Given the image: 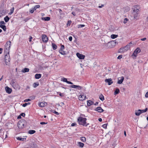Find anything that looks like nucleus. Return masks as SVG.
<instances>
[{
	"instance_id": "f257e3e1",
	"label": "nucleus",
	"mask_w": 148,
	"mask_h": 148,
	"mask_svg": "<svg viewBox=\"0 0 148 148\" xmlns=\"http://www.w3.org/2000/svg\"><path fill=\"white\" fill-rule=\"evenodd\" d=\"M133 12L132 13V16L134 20H137L139 19V10L136 7H134L132 8Z\"/></svg>"
},
{
	"instance_id": "f03ea898",
	"label": "nucleus",
	"mask_w": 148,
	"mask_h": 148,
	"mask_svg": "<svg viewBox=\"0 0 148 148\" xmlns=\"http://www.w3.org/2000/svg\"><path fill=\"white\" fill-rule=\"evenodd\" d=\"M86 120L87 119L86 118H83L80 116L77 119V121L79 125L85 127L89 125V123H86Z\"/></svg>"
},
{
	"instance_id": "7ed1b4c3",
	"label": "nucleus",
	"mask_w": 148,
	"mask_h": 148,
	"mask_svg": "<svg viewBox=\"0 0 148 148\" xmlns=\"http://www.w3.org/2000/svg\"><path fill=\"white\" fill-rule=\"evenodd\" d=\"M18 127L20 129H22L25 127L27 125V122L24 119H21L18 123Z\"/></svg>"
},
{
	"instance_id": "20e7f679",
	"label": "nucleus",
	"mask_w": 148,
	"mask_h": 148,
	"mask_svg": "<svg viewBox=\"0 0 148 148\" xmlns=\"http://www.w3.org/2000/svg\"><path fill=\"white\" fill-rule=\"evenodd\" d=\"M10 84L12 87L16 89H19L20 88V86L19 85L14 79L12 80Z\"/></svg>"
},
{
	"instance_id": "39448f33",
	"label": "nucleus",
	"mask_w": 148,
	"mask_h": 148,
	"mask_svg": "<svg viewBox=\"0 0 148 148\" xmlns=\"http://www.w3.org/2000/svg\"><path fill=\"white\" fill-rule=\"evenodd\" d=\"M129 48V46L127 45L124 47H121L118 51V53H122L128 50Z\"/></svg>"
},
{
	"instance_id": "423d86ee",
	"label": "nucleus",
	"mask_w": 148,
	"mask_h": 148,
	"mask_svg": "<svg viewBox=\"0 0 148 148\" xmlns=\"http://www.w3.org/2000/svg\"><path fill=\"white\" fill-rule=\"evenodd\" d=\"M11 42L10 41H8L5 45V51H7L9 50L10 47Z\"/></svg>"
},
{
	"instance_id": "0eeeda50",
	"label": "nucleus",
	"mask_w": 148,
	"mask_h": 148,
	"mask_svg": "<svg viewBox=\"0 0 148 148\" xmlns=\"http://www.w3.org/2000/svg\"><path fill=\"white\" fill-rule=\"evenodd\" d=\"M70 87L72 88H77L79 90H81L82 88V86L77 85H71L70 86Z\"/></svg>"
},
{
	"instance_id": "6e6552de",
	"label": "nucleus",
	"mask_w": 148,
	"mask_h": 148,
	"mask_svg": "<svg viewBox=\"0 0 148 148\" xmlns=\"http://www.w3.org/2000/svg\"><path fill=\"white\" fill-rule=\"evenodd\" d=\"M105 82L106 83H108V84L109 85L113 83V82L112 81V79L111 78L106 79L105 80Z\"/></svg>"
},
{
	"instance_id": "1a4fd4ad",
	"label": "nucleus",
	"mask_w": 148,
	"mask_h": 148,
	"mask_svg": "<svg viewBox=\"0 0 148 148\" xmlns=\"http://www.w3.org/2000/svg\"><path fill=\"white\" fill-rule=\"evenodd\" d=\"M5 90L6 92L8 94H10L11 93L12 90L11 88H9L8 86H6L5 88Z\"/></svg>"
},
{
	"instance_id": "9d476101",
	"label": "nucleus",
	"mask_w": 148,
	"mask_h": 148,
	"mask_svg": "<svg viewBox=\"0 0 148 148\" xmlns=\"http://www.w3.org/2000/svg\"><path fill=\"white\" fill-rule=\"evenodd\" d=\"M76 55L77 57L80 59H83L85 57L84 55L80 54L78 53H77Z\"/></svg>"
},
{
	"instance_id": "9b49d317",
	"label": "nucleus",
	"mask_w": 148,
	"mask_h": 148,
	"mask_svg": "<svg viewBox=\"0 0 148 148\" xmlns=\"http://www.w3.org/2000/svg\"><path fill=\"white\" fill-rule=\"evenodd\" d=\"M124 79V77H119L118 79V81L117 83L118 84H121L122 83Z\"/></svg>"
},
{
	"instance_id": "f8f14e48",
	"label": "nucleus",
	"mask_w": 148,
	"mask_h": 148,
	"mask_svg": "<svg viewBox=\"0 0 148 148\" xmlns=\"http://www.w3.org/2000/svg\"><path fill=\"white\" fill-rule=\"evenodd\" d=\"M115 43L116 42H114V41L111 42H108V44L109 45V47L110 48L113 47L115 46Z\"/></svg>"
},
{
	"instance_id": "ddd939ff",
	"label": "nucleus",
	"mask_w": 148,
	"mask_h": 148,
	"mask_svg": "<svg viewBox=\"0 0 148 148\" xmlns=\"http://www.w3.org/2000/svg\"><path fill=\"white\" fill-rule=\"evenodd\" d=\"M42 39L43 41L44 42H47L48 40V38L47 36L45 35H43L42 36Z\"/></svg>"
},
{
	"instance_id": "4468645a",
	"label": "nucleus",
	"mask_w": 148,
	"mask_h": 148,
	"mask_svg": "<svg viewBox=\"0 0 148 148\" xmlns=\"http://www.w3.org/2000/svg\"><path fill=\"white\" fill-rule=\"evenodd\" d=\"M47 105V103L45 102H40L38 104L39 106L41 107H44Z\"/></svg>"
},
{
	"instance_id": "2eb2a0df",
	"label": "nucleus",
	"mask_w": 148,
	"mask_h": 148,
	"mask_svg": "<svg viewBox=\"0 0 148 148\" xmlns=\"http://www.w3.org/2000/svg\"><path fill=\"white\" fill-rule=\"evenodd\" d=\"M95 110L99 112H101L103 111V110L100 107H98L95 109Z\"/></svg>"
},
{
	"instance_id": "dca6fc26",
	"label": "nucleus",
	"mask_w": 148,
	"mask_h": 148,
	"mask_svg": "<svg viewBox=\"0 0 148 148\" xmlns=\"http://www.w3.org/2000/svg\"><path fill=\"white\" fill-rule=\"evenodd\" d=\"M61 80L62 81H63L64 82H66L68 84H73V83L67 80V79L66 78H63Z\"/></svg>"
},
{
	"instance_id": "f3484780",
	"label": "nucleus",
	"mask_w": 148,
	"mask_h": 148,
	"mask_svg": "<svg viewBox=\"0 0 148 148\" xmlns=\"http://www.w3.org/2000/svg\"><path fill=\"white\" fill-rule=\"evenodd\" d=\"M86 98V96L84 95H80L79 97V99L80 100H84Z\"/></svg>"
},
{
	"instance_id": "a211bd4d",
	"label": "nucleus",
	"mask_w": 148,
	"mask_h": 148,
	"mask_svg": "<svg viewBox=\"0 0 148 148\" xmlns=\"http://www.w3.org/2000/svg\"><path fill=\"white\" fill-rule=\"evenodd\" d=\"M16 138L17 140H21L23 141H25L26 140V138H22L20 137H17Z\"/></svg>"
},
{
	"instance_id": "6ab92c4d",
	"label": "nucleus",
	"mask_w": 148,
	"mask_h": 148,
	"mask_svg": "<svg viewBox=\"0 0 148 148\" xmlns=\"http://www.w3.org/2000/svg\"><path fill=\"white\" fill-rule=\"evenodd\" d=\"M9 52H8L7 54H6L5 56V60L10 59V56L9 53Z\"/></svg>"
},
{
	"instance_id": "aec40b11",
	"label": "nucleus",
	"mask_w": 148,
	"mask_h": 148,
	"mask_svg": "<svg viewBox=\"0 0 148 148\" xmlns=\"http://www.w3.org/2000/svg\"><path fill=\"white\" fill-rule=\"evenodd\" d=\"M41 77V75L40 74H36L35 75V78L36 79H39Z\"/></svg>"
},
{
	"instance_id": "412c9836",
	"label": "nucleus",
	"mask_w": 148,
	"mask_h": 148,
	"mask_svg": "<svg viewBox=\"0 0 148 148\" xmlns=\"http://www.w3.org/2000/svg\"><path fill=\"white\" fill-rule=\"evenodd\" d=\"M141 114L140 110H138V111H135V114L137 116H139Z\"/></svg>"
},
{
	"instance_id": "4be33fe9",
	"label": "nucleus",
	"mask_w": 148,
	"mask_h": 148,
	"mask_svg": "<svg viewBox=\"0 0 148 148\" xmlns=\"http://www.w3.org/2000/svg\"><path fill=\"white\" fill-rule=\"evenodd\" d=\"M0 27L4 31H6V27L5 25H0Z\"/></svg>"
},
{
	"instance_id": "5701e85b",
	"label": "nucleus",
	"mask_w": 148,
	"mask_h": 148,
	"mask_svg": "<svg viewBox=\"0 0 148 148\" xmlns=\"http://www.w3.org/2000/svg\"><path fill=\"white\" fill-rule=\"evenodd\" d=\"M59 51V53L61 54L62 55H65L66 54V52L64 51H63V50H60Z\"/></svg>"
},
{
	"instance_id": "b1692460",
	"label": "nucleus",
	"mask_w": 148,
	"mask_h": 148,
	"mask_svg": "<svg viewBox=\"0 0 148 148\" xmlns=\"http://www.w3.org/2000/svg\"><path fill=\"white\" fill-rule=\"evenodd\" d=\"M93 103V102L92 101L89 100L87 101V105L88 106H90L92 105Z\"/></svg>"
},
{
	"instance_id": "393cba45",
	"label": "nucleus",
	"mask_w": 148,
	"mask_h": 148,
	"mask_svg": "<svg viewBox=\"0 0 148 148\" xmlns=\"http://www.w3.org/2000/svg\"><path fill=\"white\" fill-rule=\"evenodd\" d=\"M42 19L45 21H48L50 20V18L49 17H42Z\"/></svg>"
},
{
	"instance_id": "a878e982",
	"label": "nucleus",
	"mask_w": 148,
	"mask_h": 148,
	"mask_svg": "<svg viewBox=\"0 0 148 148\" xmlns=\"http://www.w3.org/2000/svg\"><path fill=\"white\" fill-rule=\"evenodd\" d=\"M78 146L79 147H82V148L83 147H84V144L83 143L81 142H78Z\"/></svg>"
},
{
	"instance_id": "bb28decb",
	"label": "nucleus",
	"mask_w": 148,
	"mask_h": 148,
	"mask_svg": "<svg viewBox=\"0 0 148 148\" xmlns=\"http://www.w3.org/2000/svg\"><path fill=\"white\" fill-rule=\"evenodd\" d=\"M10 20V18L8 17V16H6L4 18V20L5 22H8Z\"/></svg>"
},
{
	"instance_id": "cd10ccee",
	"label": "nucleus",
	"mask_w": 148,
	"mask_h": 148,
	"mask_svg": "<svg viewBox=\"0 0 148 148\" xmlns=\"http://www.w3.org/2000/svg\"><path fill=\"white\" fill-rule=\"evenodd\" d=\"M10 59L5 60V62L6 65H9L10 64Z\"/></svg>"
},
{
	"instance_id": "c85d7f7f",
	"label": "nucleus",
	"mask_w": 148,
	"mask_h": 148,
	"mask_svg": "<svg viewBox=\"0 0 148 148\" xmlns=\"http://www.w3.org/2000/svg\"><path fill=\"white\" fill-rule=\"evenodd\" d=\"M99 98L102 101H103L104 100V96L102 94H101L100 95Z\"/></svg>"
},
{
	"instance_id": "c756f323",
	"label": "nucleus",
	"mask_w": 148,
	"mask_h": 148,
	"mask_svg": "<svg viewBox=\"0 0 148 148\" xmlns=\"http://www.w3.org/2000/svg\"><path fill=\"white\" fill-rule=\"evenodd\" d=\"M141 51V50L139 48H137L134 51L135 52L138 53H140Z\"/></svg>"
},
{
	"instance_id": "7c9ffc66",
	"label": "nucleus",
	"mask_w": 148,
	"mask_h": 148,
	"mask_svg": "<svg viewBox=\"0 0 148 148\" xmlns=\"http://www.w3.org/2000/svg\"><path fill=\"white\" fill-rule=\"evenodd\" d=\"M120 92L119 89L118 88H116L114 92V95H116L118 94Z\"/></svg>"
},
{
	"instance_id": "2f4dec72",
	"label": "nucleus",
	"mask_w": 148,
	"mask_h": 148,
	"mask_svg": "<svg viewBox=\"0 0 148 148\" xmlns=\"http://www.w3.org/2000/svg\"><path fill=\"white\" fill-rule=\"evenodd\" d=\"M118 36V35L115 34H112L111 36V37L112 39H114Z\"/></svg>"
},
{
	"instance_id": "473e14b6",
	"label": "nucleus",
	"mask_w": 148,
	"mask_h": 148,
	"mask_svg": "<svg viewBox=\"0 0 148 148\" xmlns=\"http://www.w3.org/2000/svg\"><path fill=\"white\" fill-rule=\"evenodd\" d=\"M36 132L34 130H30L28 131V133L30 134H33Z\"/></svg>"
},
{
	"instance_id": "72a5a7b5",
	"label": "nucleus",
	"mask_w": 148,
	"mask_h": 148,
	"mask_svg": "<svg viewBox=\"0 0 148 148\" xmlns=\"http://www.w3.org/2000/svg\"><path fill=\"white\" fill-rule=\"evenodd\" d=\"M80 140L83 142H85L86 141V138L84 137H82L80 138Z\"/></svg>"
},
{
	"instance_id": "f704fd0d",
	"label": "nucleus",
	"mask_w": 148,
	"mask_h": 148,
	"mask_svg": "<svg viewBox=\"0 0 148 148\" xmlns=\"http://www.w3.org/2000/svg\"><path fill=\"white\" fill-rule=\"evenodd\" d=\"M53 49V50H55L57 48V46L54 43H52Z\"/></svg>"
},
{
	"instance_id": "c9c22d12",
	"label": "nucleus",
	"mask_w": 148,
	"mask_h": 148,
	"mask_svg": "<svg viewBox=\"0 0 148 148\" xmlns=\"http://www.w3.org/2000/svg\"><path fill=\"white\" fill-rule=\"evenodd\" d=\"M29 69L28 68H25L23 70V72H29Z\"/></svg>"
},
{
	"instance_id": "e433bc0d",
	"label": "nucleus",
	"mask_w": 148,
	"mask_h": 148,
	"mask_svg": "<svg viewBox=\"0 0 148 148\" xmlns=\"http://www.w3.org/2000/svg\"><path fill=\"white\" fill-rule=\"evenodd\" d=\"M147 108H146L145 110H140V112H141V113L146 112L147 111Z\"/></svg>"
},
{
	"instance_id": "4c0bfd02",
	"label": "nucleus",
	"mask_w": 148,
	"mask_h": 148,
	"mask_svg": "<svg viewBox=\"0 0 148 148\" xmlns=\"http://www.w3.org/2000/svg\"><path fill=\"white\" fill-rule=\"evenodd\" d=\"M14 7H13L10 9V12L9 13L10 15L11 14L14 12Z\"/></svg>"
},
{
	"instance_id": "58836bf2",
	"label": "nucleus",
	"mask_w": 148,
	"mask_h": 148,
	"mask_svg": "<svg viewBox=\"0 0 148 148\" xmlns=\"http://www.w3.org/2000/svg\"><path fill=\"white\" fill-rule=\"evenodd\" d=\"M39 85L38 84H37L36 83H34L33 84V87L34 88H36Z\"/></svg>"
},
{
	"instance_id": "ea45409f",
	"label": "nucleus",
	"mask_w": 148,
	"mask_h": 148,
	"mask_svg": "<svg viewBox=\"0 0 148 148\" xmlns=\"http://www.w3.org/2000/svg\"><path fill=\"white\" fill-rule=\"evenodd\" d=\"M85 25H77V27L78 28H82L84 27Z\"/></svg>"
},
{
	"instance_id": "a19ab883",
	"label": "nucleus",
	"mask_w": 148,
	"mask_h": 148,
	"mask_svg": "<svg viewBox=\"0 0 148 148\" xmlns=\"http://www.w3.org/2000/svg\"><path fill=\"white\" fill-rule=\"evenodd\" d=\"M137 53L135 52V51L132 54V56H134L135 57H136L137 56Z\"/></svg>"
},
{
	"instance_id": "79ce46f5",
	"label": "nucleus",
	"mask_w": 148,
	"mask_h": 148,
	"mask_svg": "<svg viewBox=\"0 0 148 148\" xmlns=\"http://www.w3.org/2000/svg\"><path fill=\"white\" fill-rule=\"evenodd\" d=\"M107 124H105L103 125L102 127L105 129H106L107 128Z\"/></svg>"
},
{
	"instance_id": "37998d69",
	"label": "nucleus",
	"mask_w": 148,
	"mask_h": 148,
	"mask_svg": "<svg viewBox=\"0 0 148 148\" xmlns=\"http://www.w3.org/2000/svg\"><path fill=\"white\" fill-rule=\"evenodd\" d=\"M32 147L33 148H37V146L36 144L34 143L32 146Z\"/></svg>"
},
{
	"instance_id": "c03bdc74",
	"label": "nucleus",
	"mask_w": 148,
	"mask_h": 148,
	"mask_svg": "<svg viewBox=\"0 0 148 148\" xmlns=\"http://www.w3.org/2000/svg\"><path fill=\"white\" fill-rule=\"evenodd\" d=\"M128 21V19L127 18H125L124 20V21H123V23L124 24L126 23H127V21Z\"/></svg>"
},
{
	"instance_id": "a18cd8bd",
	"label": "nucleus",
	"mask_w": 148,
	"mask_h": 148,
	"mask_svg": "<svg viewBox=\"0 0 148 148\" xmlns=\"http://www.w3.org/2000/svg\"><path fill=\"white\" fill-rule=\"evenodd\" d=\"M34 10L32 9V8L31 9H30L29 10V12H30L31 13H33L34 12Z\"/></svg>"
},
{
	"instance_id": "49530a36",
	"label": "nucleus",
	"mask_w": 148,
	"mask_h": 148,
	"mask_svg": "<svg viewBox=\"0 0 148 148\" xmlns=\"http://www.w3.org/2000/svg\"><path fill=\"white\" fill-rule=\"evenodd\" d=\"M122 55H119L117 57V59H121L122 57Z\"/></svg>"
},
{
	"instance_id": "de8ad7c7",
	"label": "nucleus",
	"mask_w": 148,
	"mask_h": 148,
	"mask_svg": "<svg viewBox=\"0 0 148 148\" xmlns=\"http://www.w3.org/2000/svg\"><path fill=\"white\" fill-rule=\"evenodd\" d=\"M52 112L53 113H55V114H56L57 115H58L59 114V113L58 112H57L56 111L54 110H53V111Z\"/></svg>"
},
{
	"instance_id": "09e8293b",
	"label": "nucleus",
	"mask_w": 148,
	"mask_h": 148,
	"mask_svg": "<svg viewBox=\"0 0 148 148\" xmlns=\"http://www.w3.org/2000/svg\"><path fill=\"white\" fill-rule=\"evenodd\" d=\"M64 45H62L61 47V48H60V50H63V49H64Z\"/></svg>"
},
{
	"instance_id": "8fccbe9b",
	"label": "nucleus",
	"mask_w": 148,
	"mask_h": 148,
	"mask_svg": "<svg viewBox=\"0 0 148 148\" xmlns=\"http://www.w3.org/2000/svg\"><path fill=\"white\" fill-rule=\"evenodd\" d=\"M34 7H35V8H36L37 9V8H39L40 7V5H35Z\"/></svg>"
},
{
	"instance_id": "3c124183",
	"label": "nucleus",
	"mask_w": 148,
	"mask_h": 148,
	"mask_svg": "<svg viewBox=\"0 0 148 148\" xmlns=\"http://www.w3.org/2000/svg\"><path fill=\"white\" fill-rule=\"evenodd\" d=\"M59 93V95L61 97H63L64 96V95L63 94V93H60V92H58Z\"/></svg>"
},
{
	"instance_id": "603ef678",
	"label": "nucleus",
	"mask_w": 148,
	"mask_h": 148,
	"mask_svg": "<svg viewBox=\"0 0 148 148\" xmlns=\"http://www.w3.org/2000/svg\"><path fill=\"white\" fill-rule=\"evenodd\" d=\"M5 24L4 22L3 21H1L0 22V24L1 25H4Z\"/></svg>"
},
{
	"instance_id": "864d4df0",
	"label": "nucleus",
	"mask_w": 148,
	"mask_h": 148,
	"mask_svg": "<svg viewBox=\"0 0 148 148\" xmlns=\"http://www.w3.org/2000/svg\"><path fill=\"white\" fill-rule=\"evenodd\" d=\"M20 115L21 116H22L23 117H24L25 116V114L24 113H22L20 114Z\"/></svg>"
},
{
	"instance_id": "5fc2aeb1",
	"label": "nucleus",
	"mask_w": 148,
	"mask_h": 148,
	"mask_svg": "<svg viewBox=\"0 0 148 148\" xmlns=\"http://www.w3.org/2000/svg\"><path fill=\"white\" fill-rule=\"evenodd\" d=\"M69 39L70 41H72V36H70L69 37Z\"/></svg>"
},
{
	"instance_id": "6e6d98bb",
	"label": "nucleus",
	"mask_w": 148,
	"mask_h": 148,
	"mask_svg": "<svg viewBox=\"0 0 148 148\" xmlns=\"http://www.w3.org/2000/svg\"><path fill=\"white\" fill-rule=\"evenodd\" d=\"M31 100L30 99H27L25 100L24 101V102H27L28 101H30Z\"/></svg>"
},
{
	"instance_id": "4d7b16f0",
	"label": "nucleus",
	"mask_w": 148,
	"mask_h": 148,
	"mask_svg": "<svg viewBox=\"0 0 148 148\" xmlns=\"http://www.w3.org/2000/svg\"><path fill=\"white\" fill-rule=\"evenodd\" d=\"M27 106V103H25L23 104L22 106L23 107H25Z\"/></svg>"
},
{
	"instance_id": "13d9d810",
	"label": "nucleus",
	"mask_w": 148,
	"mask_h": 148,
	"mask_svg": "<svg viewBox=\"0 0 148 148\" xmlns=\"http://www.w3.org/2000/svg\"><path fill=\"white\" fill-rule=\"evenodd\" d=\"M76 125V124L75 123H72L71 125V126H74Z\"/></svg>"
},
{
	"instance_id": "bf43d9fd",
	"label": "nucleus",
	"mask_w": 148,
	"mask_h": 148,
	"mask_svg": "<svg viewBox=\"0 0 148 148\" xmlns=\"http://www.w3.org/2000/svg\"><path fill=\"white\" fill-rule=\"evenodd\" d=\"M72 14L74 16H75L76 15V13L75 12H72Z\"/></svg>"
},
{
	"instance_id": "052dcab7",
	"label": "nucleus",
	"mask_w": 148,
	"mask_h": 148,
	"mask_svg": "<svg viewBox=\"0 0 148 148\" xmlns=\"http://www.w3.org/2000/svg\"><path fill=\"white\" fill-rule=\"evenodd\" d=\"M71 23V21H68L67 23V25H68V24H69V25H70Z\"/></svg>"
},
{
	"instance_id": "680f3d73",
	"label": "nucleus",
	"mask_w": 148,
	"mask_h": 148,
	"mask_svg": "<svg viewBox=\"0 0 148 148\" xmlns=\"http://www.w3.org/2000/svg\"><path fill=\"white\" fill-rule=\"evenodd\" d=\"M47 123H45L44 122H41L40 123V124L41 125L44 124H46Z\"/></svg>"
},
{
	"instance_id": "e2e57ef3",
	"label": "nucleus",
	"mask_w": 148,
	"mask_h": 148,
	"mask_svg": "<svg viewBox=\"0 0 148 148\" xmlns=\"http://www.w3.org/2000/svg\"><path fill=\"white\" fill-rule=\"evenodd\" d=\"M104 5H103V4H101V5H99V6H98V7L99 8H102V7H103L104 6Z\"/></svg>"
},
{
	"instance_id": "0e129e2a",
	"label": "nucleus",
	"mask_w": 148,
	"mask_h": 148,
	"mask_svg": "<svg viewBox=\"0 0 148 148\" xmlns=\"http://www.w3.org/2000/svg\"><path fill=\"white\" fill-rule=\"evenodd\" d=\"M146 39V38H143L141 39H140V40H142V41H144V40H145Z\"/></svg>"
},
{
	"instance_id": "69168bd1",
	"label": "nucleus",
	"mask_w": 148,
	"mask_h": 148,
	"mask_svg": "<svg viewBox=\"0 0 148 148\" xmlns=\"http://www.w3.org/2000/svg\"><path fill=\"white\" fill-rule=\"evenodd\" d=\"M3 49L1 48H0V54H1L2 52Z\"/></svg>"
},
{
	"instance_id": "338daca9",
	"label": "nucleus",
	"mask_w": 148,
	"mask_h": 148,
	"mask_svg": "<svg viewBox=\"0 0 148 148\" xmlns=\"http://www.w3.org/2000/svg\"><path fill=\"white\" fill-rule=\"evenodd\" d=\"M98 120L99 122H101L102 121V119L101 118H100Z\"/></svg>"
},
{
	"instance_id": "774afa93",
	"label": "nucleus",
	"mask_w": 148,
	"mask_h": 148,
	"mask_svg": "<svg viewBox=\"0 0 148 148\" xmlns=\"http://www.w3.org/2000/svg\"><path fill=\"white\" fill-rule=\"evenodd\" d=\"M29 19L28 18H26V19H25V20H24V21H25V22H26L27 21H28L29 20Z\"/></svg>"
}]
</instances>
